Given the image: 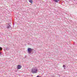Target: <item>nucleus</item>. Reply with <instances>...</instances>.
<instances>
[{
    "mask_svg": "<svg viewBox=\"0 0 77 77\" xmlns=\"http://www.w3.org/2000/svg\"><path fill=\"white\" fill-rule=\"evenodd\" d=\"M63 67L64 68V69H65V65H63Z\"/></svg>",
    "mask_w": 77,
    "mask_h": 77,
    "instance_id": "obj_8",
    "label": "nucleus"
},
{
    "mask_svg": "<svg viewBox=\"0 0 77 77\" xmlns=\"http://www.w3.org/2000/svg\"><path fill=\"white\" fill-rule=\"evenodd\" d=\"M54 2H56V3H58V2H59V0H54Z\"/></svg>",
    "mask_w": 77,
    "mask_h": 77,
    "instance_id": "obj_5",
    "label": "nucleus"
},
{
    "mask_svg": "<svg viewBox=\"0 0 77 77\" xmlns=\"http://www.w3.org/2000/svg\"><path fill=\"white\" fill-rule=\"evenodd\" d=\"M33 2V1L32 0H29V2L30 3H32V2Z\"/></svg>",
    "mask_w": 77,
    "mask_h": 77,
    "instance_id": "obj_6",
    "label": "nucleus"
},
{
    "mask_svg": "<svg viewBox=\"0 0 77 77\" xmlns=\"http://www.w3.org/2000/svg\"><path fill=\"white\" fill-rule=\"evenodd\" d=\"M2 55V52H0V55Z\"/></svg>",
    "mask_w": 77,
    "mask_h": 77,
    "instance_id": "obj_11",
    "label": "nucleus"
},
{
    "mask_svg": "<svg viewBox=\"0 0 77 77\" xmlns=\"http://www.w3.org/2000/svg\"><path fill=\"white\" fill-rule=\"evenodd\" d=\"M7 28L8 29H10V28H11V25L9 23H8V25L7 26Z\"/></svg>",
    "mask_w": 77,
    "mask_h": 77,
    "instance_id": "obj_3",
    "label": "nucleus"
},
{
    "mask_svg": "<svg viewBox=\"0 0 77 77\" xmlns=\"http://www.w3.org/2000/svg\"><path fill=\"white\" fill-rule=\"evenodd\" d=\"M2 48L1 47H0V51H2Z\"/></svg>",
    "mask_w": 77,
    "mask_h": 77,
    "instance_id": "obj_7",
    "label": "nucleus"
},
{
    "mask_svg": "<svg viewBox=\"0 0 77 77\" xmlns=\"http://www.w3.org/2000/svg\"><path fill=\"white\" fill-rule=\"evenodd\" d=\"M27 50L28 53H29V54H31V53H32V52L33 51V49H32L30 48H28L27 49Z\"/></svg>",
    "mask_w": 77,
    "mask_h": 77,
    "instance_id": "obj_2",
    "label": "nucleus"
},
{
    "mask_svg": "<svg viewBox=\"0 0 77 77\" xmlns=\"http://www.w3.org/2000/svg\"><path fill=\"white\" fill-rule=\"evenodd\" d=\"M36 77H41V76H39V75H37Z\"/></svg>",
    "mask_w": 77,
    "mask_h": 77,
    "instance_id": "obj_10",
    "label": "nucleus"
},
{
    "mask_svg": "<svg viewBox=\"0 0 77 77\" xmlns=\"http://www.w3.org/2000/svg\"><path fill=\"white\" fill-rule=\"evenodd\" d=\"M38 69L36 68H33L32 69L31 72L32 73H37Z\"/></svg>",
    "mask_w": 77,
    "mask_h": 77,
    "instance_id": "obj_1",
    "label": "nucleus"
},
{
    "mask_svg": "<svg viewBox=\"0 0 77 77\" xmlns=\"http://www.w3.org/2000/svg\"><path fill=\"white\" fill-rule=\"evenodd\" d=\"M21 65H18L17 67V69H21Z\"/></svg>",
    "mask_w": 77,
    "mask_h": 77,
    "instance_id": "obj_4",
    "label": "nucleus"
},
{
    "mask_svg": "<svg viewBox=\"0 0 77 77\" xmlns=\"http://www.w3.org/2000/svg\"><path fill=\"white\" fill-rule=\"evenodd\" d=\"M6 50H9V48H6Z\"/></svg>",
    "mask_w": 77,
    "mask_h": 77,
    "instance_id": "obj_9",
    "label": "nucleus"
}]
</instances>
